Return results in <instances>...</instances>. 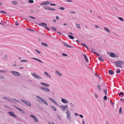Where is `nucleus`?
Listing matches in <instances>:
<instances>
[{"label":"nucleus","mask_w":124,"mask_h":124,"mask_svg":"<svg viewBox=\"0 0 124 124\" xmlns=\"http://www.w3.org/2000/svg\"><path fill=\"white\" fill-rule=\"evenodd\" d=\"M122 109L121 107H120L119 109V113L121 114L122 113Z\"/></svg>","instance_id":"72a5a7b5"},{"label":"nucleus","mask_w":124,"mask_h":124,"mask_svg":"<svg viewBox=\"0 0 124 124\" xmlns=\"http://www.w3.org/2000/svg\"><path fill=\"white\" fill-rule=\"evenodd\" d=\"M35 51H36L39 54H40L41 53V52L37 49H35Z\"/></svg>","instance_id":"a18cd8bd"},{"label":"nucleus","mask_w":124,"mask_h":124,"mask_svg":"<svg viewBox=\"0 0 124 124\" xmlns=\"http://www.w3.org/2000/svg\"><path fill=\"white\" fill-rule=\"evenodd\" d=\"M121 95H122V96L123 97L124 95V93L123 92H121L119 93L118 94V95L119 96H121Z\"/></svg>","instance_id":"4be33fe9"},{"label":"nucleus","mask_w":124,"mask_h":124,"mask_svg":"<svg viewBox=\"0 0 124 124\" xmlns=\"http://www.w3.org/2000/svg\"><path fill=\"white\" fill-rule=\"evenodd\" d=\"M57 118L60 120H61V118L60 116L59 115H57Z\"/></svg>","instance_id":"58836bf2"},{"label":"nucleus","mask_w":124,"mask_h":124,"mask_svg":"<svg viewBox=\"0 0 124 124\" xmlns=\"http://www.w3.org/2000/svg\"><path fill=\"white\" fill-rule=\"evenodd\" d=\"M20 61L21 62H27V61L26 60H21Z\"/></svg>","instance_id":"37998d69"},{"label":"nucleus","mask_w":124,"mask_h":124,"mask_svg":"<svg viewBox=\"0 0 124 124\" xmlns=\"http://www.w3.org/2000/svg\"><path fill=\"white\" fill-rule=\"evenodd\" d=\"M108 72L109 74L112 75H114V71L111 70H109Z\"/></svg>","instance_id":"f8f14e48"},{"label":"nucleus","mask_w":124,"mask_h":124,"mask_svg":"<svg viewBox=\"0 0 124 124\" xmlns=\"http://www.w3.org/2000/svg\"><path fill=\"white\" fill-rule=\"evenodd\" d=\"M67 1L69 2H72V1L71 0H67Z\"/></svg>","instance_id":"69168bd1"},{"label":"nucleus","mask_w":124,"mask_h":124,"mask_svg":"<svg viewBox=\"0 0 124 124\" xmlns=\"http://www.w3.org/2000/svg\"><path fill=\"white\" fill-rule=\"evenodd\" d=\"M46 1L44 2H42V3H40V5H44V6H46L47 5V3H46Z\"/></svg>","instance_id":"b1692460"},{"label":"nucleus","mask_w":124,"mask_h":124,"mask_svg":"<svg viewBox=\"0 0 124 124\" xmlns=\"http://www.w3.org/2000/svg\"><path fill=\"white\" fill-rule=\"evenodd\" d=\"M50 5L51 6H55L56 5L55 4H52V3L50 4Z\"/></svg>","instance_id":"e2e57ef3"},{"label":"nucleus","mask_w":124,"mask_h":124,"mask_svg":"<svg viewBox=\"0 0 124 124\" xmlns=\"http://www.w3.org/2000/svg\"><path fill=\"white\" fill-rule=\"evenodd\" d=\"M105 123L106 124H109V122L107 121H105Z\"/></svg>","instance_id":"774afa93"},{"label":"nucleus","mask_w":124,"mask_h":124,"mask_svg":"<svg viewBox=\"0 0 124 124\" xmlns=\"http://www.w3.org/2000/svg\"><path fill=\"white\" fill-rule=\"evenodd\" d=\"M38 25L40 26H44L45 28L47 29L48 31H49L50 30V29L47 26V24L45 23L41 22L40 23L38 24Z\"/></svg>","instance_id":"7ed1b4c3"},{"label":"nucleus","mask_w":124,"mask_h":124,"mask_svg":"<svg viewBox=\"0 0 124 124\" xmlns=\"http://www.w3.org/2000/svg\"><path fill=\"white\" fill-rule=\"evenodd\" d=\"M10 72L13 75H14L17 76H19L20 75V74L19 73L14 71L11 70V71Z\"/></svg>","instance_id":"39448f33"},{"label":"nucleus","mask_w":124,"mask_h":124,"mask_svg":"<svg viewBox=\"0 0 124 124\" xmlns=\"http://www.w3.org/2000/svg\"><path fill=\"white\" fill-rule=\"evenodd\" d=\"M40 89L46 92H49L50 91L49 89L47 88H45L43 87H40Z\"/></svg>","instance_id":"6e6552de"},{"label":"nucleus","mask_w":124,"mask_h":124,"mask_svg":"<svg viewBox=\"0 0 124 124\" xmlns=\"http://www.w3.org/2000/svg\"><path fill=\"white\" fill-rule=\"evenodd\" d=\"M60 108H62L63 107H64V106L62 105H61L60 106H59V105H57Z\"/></svg>","instance_id":"5fc2aeb1"},{"label":"nucleus","mask_w":124,"mask_h":124,"mask_svg":"<svg viewBox=\"0 0 124 124\" xmlns=\"http://www.w3.org/2000/svg\"><path fill=\"white\" fill-rule=\"evenodd\" d=\"M46 3H47V5H48L51 2L50 1H46Z\"/></svg>","instance_id":"de8ad7c7"},{"label":"nucleus","mask_w":124,"mask_h":124,"mask_svg":"<svg viewBox=\"0 0 124 124\" xmlns=\"http://www.w3.org/2000/svg\"><path fill=\"white\" fill-rule=\"evenodd\" d=\"M44 73L48 77H49L50 78H51L50 75H49L48 74V73H47L46 72V71Z\"/></svg>","instance_id":"5701e85b"},{"label":"nucleus","mask_w":124,"mask_h":124,"mask_svg":"<svg viewBox=\"0 0 124 124\" xmlns=\"http://www.w3.org/2000/svg\"><path fill=\"white\" fill-rule=\"evenodd\" d=\"M66 108L64 106V107L62 108V110L63 111H64L66 110Z\"/></svg>","instance_id":"864d4df0"},{"label":"nucleus","mask_w":124,"mask_h":124,"mask_svg":"<svg viewBox=\"0 0 124 124\" xmlns=\"http://www.w3.org/2000/svg\"><path fill=\"white\" fill-rule=\"evenodd\" d=\"M36 78L38 80L41 79H42V78H41L40 76H39L37 75V76L36 77Z\"/></svg>","instance_id":"a878e982"},{"label":"nucleus","mask_w":124,"mask_h":124,"mask_svg":"<svg viewBox=\"0 0 124 124\" xmlns=\"http://www.w3.org/2000/svg\"><path fill=\"white\" fill-rule=\"evenodd\" d=\"M31 58L32 59H33L35 60L36 61H37L42 63H43V62L40 60L39 59L34 58L32 57Z\"/></svg>","instance_id":"f3484780"},{"label":"nucleus","mask_w":124,"mask_h":124,"mask_svg":"<svg viewBox=\"0 0 124 124\" xmlns=\"http://www.w3.org/2000/svg\"><path fill=\"white\" fill-rule=\"evenodd\" d=\"M30 116L33 119L36 117L35 116L33 115H31Z\"/></svg>","instance_id":"bf43d9fd"},{"label":"nucleus","mask_w":124,"mask_h":124,"mask_svg":"<svg viewBox=\"0 0 124 124\" xmlns=\"http://www.w3.org/2000/svg\"><path fill=\"white\" fill-rule=\"evenodd\" d=\"M4 78V77L3 76L0 75V78L2 79Z\"/></svg>","instance_id":"13d9d810"},{"label":"nucleus","mask_w":124,"mask_h":124,"mask_svg":"<svg viewBox=\"0 0 124 124\" xmlns=\"http://www.w3.org/2000/svg\"><path fill=\"white\" fill-rule=\"evenodd\" d=\"M41 84L43 85L44 86H45L46 87H48L50 86V85L48 84H46L45 83L43 82H41L40 83Z\"/></svg>","instance_id":"2eb2a0df"},{"label":"nucleus","mask_w":124,"mask_h":124,"mask_svg":"<svg viewBox=\"0 0 124 124\" xmlns=\"http://www.w3.org/2000/svg\"><path fill=\"white\" fill-rule=\"evenodd\" d=\"M77 26L79 29H80L81 28V27L80 26V25L78 24L77 25Z\"/></svg>","instance_id":"3c124183"},{"label":"nucleus","mask_w":124,"mask_h":124,"mask_svg":"<svg viewBox=\"0 0 124 124\" xmlns=\"http://www.w3.org/2000/svg\"><path fill=\"white\" fill-rule=\"evenodd\" d=\"M62 102L65 104L67 103L68 102V101L67 100L64 99H62Z\"/></svg>","instance_id":"4468645a"},{"label":"nucleus","mask_w":124,"mask_h":124,"mask_svg":"<svg viewBox=\"0 0 124 124\" xmlns=\"http://www.w3.org/2000/svg\"><path fill=\"white\" fill-rule=\"evenodd\" d=\"M7 72V71L6 70H0V72L6 73Z\"/></svg>","instance_id":"c85d7f7f"},{"label":"nucleus","mask_w":124,"mask_h":124,"mask_svg":"<svg viewBox=\"0 0 124 124\" xmlns=\"http://www.w3.org/2000/svg\"><path fill=\"white\" fill-rule=\"evenodd\" d=\"M43 8L45 9H47L49 10H55L56 9H55L49 7H44Z\"/></svg>","instance_id":"9b49d317"},{"label":"nucleus","mask_w":124,"mask_h":124,"mask_svg":"<svg viewBox=\"0 0 124 124\" xmlns=\"http://www.w3.org/2000/svg\"><path fill=\"white\" fill-rule=\"evenodd\" d=\"M27 30H29V31H34V30H32L31 29H29V28H27Z\"/></svg>","instance_id":"603ef678"},{"label":"nucleus","mask_w":124,"mask_h":124,"mask_svg":"<svg viewBox=\"0 0 124 124\" xmlns=\"http://www.w3.org/2000/svg\"><path fill=\"white\" fill-rule=\"evenodd\" d=\"M113 63L115 64V65L116 67H119L122 68V67L121 65H123L124 63V62L123 61H118L116 62H113Z\"/></svg>","instance_id":"f257e3e1"},{"label":"nucleus","mask_w":124,"mask_h":124,"mask_svg":"<svg viewBox=\"0 0 124 124\" xmlns=\"http://www.w3.org/2000/svg\"><path fill=\"white\" fill-rule=\"evenodd\" d=\"M82 55L84 56V59L87 62H88V59L86 55L85 54H82Z\"/></svg>","instance_id":"ddd939ff"},{"label":"nucleus","mask_w":124,"mask_h":124,"mask_svg":"<svg viewBox=\"0 0 124 124\" xmlns=\"http://www.w3.org/2000/svg\"><path fill=\"white\" fill-rule=\"evenodd\" d=\"M0 12L1 13H3L4 14H6L7 13L6 12H5L3 11H0Z\"/></svg>","instance_id":"680f3d73"},{"label":"nucleus","mask_w":124,"mask_h":124,"mask_svg":"<svg viewBox=\"0 0 124 124\" xmlns=\"http://www.w3.org/2000/svg\"><path fill=\"white\" fill-rule=\"evenodd\" d=\"M8 114L11 116L14 117H16V116L12 111L9 112H8Z\"/></svg>","instance_id":"0eeeda50"},{"label":"nucleus","mask_w":124,"mask_h":124,"mask_svg":"<svg viewBox=\"0 0 124 124\" xmlns=\"http://www.w3.org/2000/svg\"><path fill=\"white\" fill-rule=\"evenodd\" d=\"M50 107L52 108L54 111H56V109L55 107L53 106L52 105H50Z\"/></svg>","instance_id":"aec40b11"},{"label":"nucleus","mask_w":124,"mask_h":124,"mask_svg":"<svg viewBox=\"0 0 124 124\" xmlns=\"http://www.w3.org/2000/svg\"><path fill=\"white\" fill-rule=\"evenodd\" d=\"M104 29L105 31H106L109 33L110 32L108 28H106L105 27H104Z\"/></svg>","instance_id":"c756f323"},{"label":"nucleus","mask_w":124,"mask_h":124,"mask_svg":"<svg viewBox=\"0 0 124 124\" xmlns=\"http://www.w3.org/2000/svg\"><path fill=\"white\" fill-rule=\"evenodd\" d=\"M70 104L71 105V107H72L73 108H75V106L72 104V103L71 102L70 103Z\"/></svg>","instance_id":"8fccbe9b"},{"label":"nucleus","mask_w":124,"mask_h":124,"mask_svg":"<svg viewBox=\"0 0 124 124\" xmlns=\"http://www.w3.org/2000/svg\"><path fill=\"white\" fill-rule=\"evenodd\" d=\"M97 88L100 91L101 90V86L100 85H98L97 86Z\"/></svg>","instance_id":"473e14b6"},{"label":"nucleus","mask_w":124,"mask_h":124,"mask_svg":"<svg viewBox=\"0 0 124 124\" xmlns=\"http://www.w3.org/2000/svg\"><path fill=\"white\" fill-rule=\"evenodd\" d=\"M3 98L4 99H6V100H8V101H11V99H9V98L6 97H3Z\"/></svg>","instance_id":"7c9ffc66"},{"label":"nucleus","mask_w":124,"mask_h":124,"mask_svg":"<svg viewBox=\"0 0 124 124\" xmlns=\"http://www.w3.org/2000/svg\"><path fill=\"white\" fill-rule=\"evenodd\" d=\"M66 113L67 115V119L69 121H70L71 119V117L70 115V113L68 109H67Z\"/></svg>","instance_id":"20e7f679"},{"label":"nucleus","mask_w":124,"mask_h":124,"mask_svg":"<svg viewBox=\"0 0 124 124\" xmlns=\"http://www.w3.org/2000/svg\"><path fill=\"white\" fill-rule=\"evenodd\" d=\"M68 36L71 39H73L74 38V37L72 35H69Z\"/></svg>","instance_id":"bb28decb"},{"label":"nucleus","mask_w":124,"mask_h":124,"mask_svg":"<svg viewBox=\"0 0 124 124\" xmlns=\"http://www.w3.org/2000/svg\"><path fill=\"white\" fill-rule=\"evenodd\" d=\"M56 72L60 77H61L62 76V74L61 73H60L58 71L56 70Z\"/></svg>","instance_id":"412c9836"},{"label":"nucleus","mask_w":124,"mask_h":124,"mask_svg":"<svg viewBox=\"0 0 124 124\" xmlns=\"http://www.w3.org/2000/svg\"><path fill=\"white\" fill-rule=\"evenodd\" d=\"M103 90L104 91V92L105 93V94L106 95H107V89L106 88L105 89H103Z\"/></svg>","instance_id":"cd10ccee"},{"label":"nucleus","mask_w":124,"mask_h":124,"mask_svg":"<svg viewBox=\"0 0 124 124\" xmlns=\"http://www.w3.org/2000/svg\"><path fill=\"white\" fill-rule=\"evenodd\" d=\"M28 2L30 3H32L34 2V1L32 0H29Z\"/></svg>","instance_id":"e433bc0d"},{"label":"nucleus","mask_w":124,"mask_h":124,"mask_svg":"<svg viewBox=\"0 0 124 124\" xmlns=\"http://www.w3.org/2000/svg\"><path fill=\"white\" fill-rule=\"evenodd\" d=\"M62 44L64 45L65 46L67 47H68L70 48H72L73 47L72 46H71L67 44L65 42H63L62 43Z\"/></svg>","instance_id":"1a4fd4ad"},{"label":"nucleus","mask_w":124,"mask_h":124,"mask_svg":"<svg viewBox=\"0 0 124 124\" xmlns=\"http://www.w3.org/2000/svg\"><path fill=\"white\" fill-rule=\"evenodd\" d=\"M79 116H80V117H81V118H82L83 117V116L81 114H79Z\"/></svg>","instance_id":"338daca9"},{"label":"nucleus","mask_w":124,"mask_h":124,"mask_svg":"<svg viewBox=\"0 0 124 124\" xmlns=\"http://www.w3.org/2000/svg\"><path fill=\"white\" fill-rule=\"evenodd\" d=\"M20 101L22 102L25 103L27 105L29 106H31V104L29 102L26 101H24L22 99H20Z\"/></svg>","instance_id":"423d86ee"},{"label":"nucleus","mask_w":124,"mask_h":124,"mask_svg":"<svg viewBox=\"0 0 124 124\" xmlns=\"http://www.w3.org/2000/svg\"><path fill=\"white\" fill-rule=\"evenodd\" d=\"M28 16L29 17H30V18H32V19H35V18L32 16Z\"/></svg>","instance_id":"6e6d98bb"},{"label":"nucleus","mask_w":124,"mask_h":124,"mask_svg":"<svg viewBox=\"0 0 124 124\" xmlns=\"http://www.w3.org/2000/svg\"><path fill=\"white\" fill-rule=\"evenodd\" d=\"M12 3L16 5L18 4V2L15 1H14L12 2Z\"/></svg>","instance_id":"ea45409f"},{"label":"nucleus","mask_w":124,"mask_h":124,"mask_svg":"<svg viewBox=\"0 0 124 124\" xmlns=\"http://www.w3.org/2000/svg\"><path fill=\"white\" fill-rule=\"evenodd\" d=\"M110 56L112 57H115V54L113 53H110Z\"/></svg>","instance_id":"a211bd4d"},{"label":"nucleus","mask_w":124,"mask_h":124,"mask_svg":"<svg viewBox=\"0 0 124 124\" xmlns=\"http://www.w3.org/2000/svg\"><path fill=\"white\" fill-rule=\"evenodd\" d=\"M120 71L119 69H118L116 71V73H120Z\"/></svg>","instance_id":"c03bdc74"},{"label":"nucleus","mask_w":124,"mask_h":124,"mask_svg":"<svg viewBox=\"0 0 124 124\" xmlns=\"http://www.w3.org/2000/svg\"><path fill=\"white\" fill-rule=\"evenodd\" d=\"M93 53H94V54H96L99 57L100 56V55H99L98 53H97L96 52H94V51H91Z\"/></svg>","instance_id":"2f4dec72"},{"label":"nucleus","mask_w":124,"mask_h":124,"mask_svg":"<svg viewBox=\"0 0 124 124\" xmlns=\"http://www.w3.org/2000/svg\"><path fill=\"white\" fill-rule=\"evenodd\" d=\"M94 95L95 96V97L96 98H97L98 97V95L96 94H94Z\"/></svg>","instance_id":"0e129e2a"},{"label":"nucleus","mask_w":124,"mask_h":124,"mask_svg":"<svg viewBox=\"0 0 124 124\" xmlns=\"http://www.w3.org/2000/svg\"><path fill=\"white\" fill-rule=\"evenodd\" d=\"M34 120L36 122H38V120L37 118L36 117H35L34 118Z\"/></svg>","instance_id":"a19ab883"},{"label":"nucleus","mask_w":124,"mask_h":124,"mask_svg":"<svg viewBox=\"0 0 124 124\" xmlns=\"http://www.w3.org/2000/svg\"><path fill=\"white\" fill-rule=\"evenodd\" d=\"M103 99L104 101H106L107 100V97L106 96H105L103 97Z\"/></svg>","instance_id":"4c0bfd02"},{"label":"nucleus","mask_w":124,"mask_h":124,"mask_svg":"<svg viewBox=\"0 0 124 124\" xmlns=\"http://www.w3.org/2000/svg\"><path fill=\"white\" fill-rule=\"evenodd\" d=\"M98 59L100 61H101L103 62L104 61V60L103 59L102 57H99L98 58Z\"/></svg>","instance_id":"393cba45"},{"label":"nucleus","mask_w":124,"mask_h":124,"mask_svg":"<svg viewBox=\"0 0 124 124\" xmlns=\"http://www.w3.org/2000/svg\"><path fill=\"white\" fill-rule=\"evenodd\" d=\"M69 13L71 14H73L75 13V12L72 11H71L69 12Z\"/></svg>","instance_id":"f704fd0d"},{"label":"nucleus","mask_w":124,"mask_h":124,"mask_svg":"<svg viewBox=\"0 0 124 124\" xmlns=\"http://www.w3.org/2000/svg\"><path fill=\"white\" fill-rule=\"evenodd\" d=\"M62 55L63 56H67V54L65 53H62Z\"/></svg>","instance_id":"4d7b16f0"},{"label":"nucleus","mask_w":124,"mask_h":124,"mask_svg":"<svg viewBox=\"0 0 124 124\" xmlns=\"http://www.w3.org/2000/svg\"><path fill=\"white\" fill-rule=\"evenodd\" d=\"M118 18L119 20H120L121 21H124L123 19L121 17H118Z\"/></svg>","instance_id":"79ce46f5"},{"label":"nucleus","mask_w":124,"mask_h":124,"mask_svg":"<svg viewBox=\"0 0 124 124\" xmlns=\"http://www.w3.org/2000/svg\"><path fill=\"white\" fill-rule=\"evenodd\" d=\"M59 9H60L62 10H64L65 8H64L63 7H60Z\"/></svg>","instance_id":"49530a36"},{"label":"nucleus","mask_w":124,"mask_h":124,"mask_svg":"<svg viewBox=\"0 0 124 124\" xmlns=\"http://www.w3.org/2000/svg\"><path fill=\"white\" fill-rule=\"evenodd\" d=\"M36 97L39 99V100H38L37 101L39 103H42V102L45 104L47 105H48V104L47 103V102L44 99L38 96H37Z\"/></svg>","instance_id":"f03ea898"},{"label":"nucleus","mask_w":124,"mask_h":124,"mask_svg":"<svg viewBox=\"0 0 124 124\" xmlns=\"http://www.w3.org/2000/svg\"><path fill=\"white\" fill-rule=\"evenodd\" d=\"M17 108H16V109H18L20 112H21V113H25V112L23 110V109L20 108H19L18 107H17Z\"/></svg>","instance_id":"dca6fc26"},{"label":"nucleus","mask_w":124,"mask_h":124,"mask_svg":"<svg viewBox=\"0 0 124 124\" xmlns=\"http://www.w3.org/2000/svg\"><path fill=\"white\" fill-rule=\"evenodd\" d=\"M81 44L83 46H84L85 47H87V46L84 44L82 43Z\"/></svg>","instance_id":"052dcab7"},{"label":"nucleus","mask_w":124,"mask_h":124,"mask_svg":"<svg viewBox=\"0 0 124 124\" xmlns=\"http://www.w3.org/2000/svg\"><path fill=\"white\" fill-rule=\"evenodd\" d=\"M49 99L50 100L52 101L56 105H58V104L57 103L52 99L49 98Z\"/></svg>","instance_id":"9d476101"},{"label":"nucleus","mask_w":124,"mask_h":124,"mask_svg":"<svg viewBox=\"0 0 124 124\" xmlns=\"http://www.w3.org/2000/svg\"><path fill=\"white\" fill-rule=\"evenodd\" d=\"M41 44L42 45L45 46L46 47H48V46L47 45L46 43H45L43 42H42L41 43Z\"/></svg>","instance_id":"6ab92c4d"},{"label":"nucleus","mask_w":124,"mask_h":124,"mask_svg":"<svg viewBox=\"0 0 124 124\" xmlns=\"http://www.w3.org/2000/svg\"><path fill=\"white\" fill-rule=\"evenodd\" d=\"M31 74L32 76H34L36 77L37 76V75L35 73L33 74V73H31Z\"/></svg>","instance_id":"09e8293b"},{"label":"nucleus","mask_w":124,"mask_h":124,"mask_svg":"<svg viewBox=\"0 0 124 124\" xmlns=\"http://www.w3.org/2000/svg\"><path fill=\"white\" fill-rule=\"evenodd\" d=\"M51 27L53 30L54 31H56L57 30V29L55 27Z\"/></svg>","instance_id":"c9c22d12"}]
</instances>
